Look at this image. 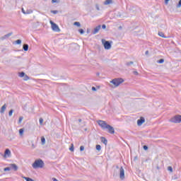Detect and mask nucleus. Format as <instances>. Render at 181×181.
Returning <instances> with one entry per match:
<instances>
[{"label":"nucleus","instance_id":"nucleus-1","mask_svg":"<svg viewBox=\"0 0 181 181\" xmlns=\"http://www.w3.org/2000/svg\"><path fill=\"white\" fill-rule=\"evenodd\" d=\"M97 123L98 124L99 127L102 128V129H107V132L109 134H115V129L112 127V126L107 124L105 121L98 120Z\"/></svg>","mask_w":181,"mask_h":181},{"label":"nucleus","instance_id":"nucleus-2","mask_svg":"<svg viewBox=\"0 0 181 181\" xmlns=\"http://www.w3.org/2000/svg\"><path fill=\"white\" fill-rule=\"evenodd\" d=\"M32 166L34 169H38V168L42 169V168L45 166V162H43L42 159H37L35 160Z\"/></svg>","mask_w":181,"mask_h":181},{"label":"nucleus","instance_id":"nucleus-3","mask_svg":"<svg viewBox=\"0 0 181 181\" xmlns=\"http://www.w3.org/2000/svg\"><path fill=\"white\" fill-rule=\"evenodd\" d=\"M110 83H112V84H114V86H115V87H118V86H119V84L124 83V79L121 78H115L112 79Z\"/></svg>","mask_w":181,"mask_h":181},{"label":"nucleus","instance_id":"nucleus-4","mask_svg":"<svg viewBox=\"0 0 181 181\" xmlns=\"http://www.w3.org/2000/svg\"><path fill=\"white\" fill-rule=\"evenodd\" d=\"M170 121H171V122H173L174 124H180L181 115H177L174 116L173 118H171Z\"/></svg>","mask_w":181,"mask_h":181},{"label":"nucleus","instance_id":"nucleus-5","mask_svg":"<svg viewBox=\"0 0 181 181\" xmlns=\"http://www.w3.org/2000/svg\"><path fill=\"white\" fill-rule=\"evenodd\" d=\"M51 28L54 32H60V28H59V25L57 24L54 23L52 21H49Z\"/></svg>","mask_w":181,"mask_h":181},{"label":"nucleus","instance_id":"nucleus-6","mask_svg":"<svg viewBox=\"0 0 181 181\" xmlns=\"http://www.w3.org/2000/svg\"><path fill=\"white\" fill-rule=\"evenodd\" d=\"M119 177L122 180L125 179V170H124L123 167L120 168L119 169Z\"/></svg>","mask_w":181,"mask_h":181},{"label":"nucleus","instance_id":"nucleus-7","mask_svg":"<svg viewBox=\"0 0 181 181\" xmlns=\"http://www.w3.org/2000/svg\"><path fill=\"white\" fill-rule=\"evenodd\" d=\"M11 156H12L11 150H9V148H6L4 151V158H5V159H6V158H11Z\"/></svg>","mask_w":181,"mask_h":181},{"label":"nucleus","instance_id":"nucleus-8","mask_svg":"<svg viewBox=\"0 0 181 181\" xmlns=\"http://www.w3.org/2000/svg\"><path fill=\"white\" fill-rule=\"evenodd\" d=\"M144 122H145V118L141 117L140 119H139L137 120V125L139 127H141V125H142V124H144Z\"/></svg>","mask_w":181,"mask_h":181},{"label":"nucleus","instance_id":"nucleus-9","mask_svg":"<svg viewBox=\"0 0 181 181\" xmlns=\"http://www.w3.org/2000/svg\"><path fill=\"white\" fill-rule=\"evenodd\" d=\"M100 29H101L100 25L96 26L93 31V35H97V33L100 32Z\"/></svg>","mask_w":181,"mask_h":181},{"label":"nucleus","instance_id":"nucleus-10","mask_svg":"<svg viewBox=\"0 0 181 181\" xmlns=\"http://www.w3.org/2000/svg\"><path fill=\"white\" fill-rule=\"evenodd\" d=\"M102 43H103V46H111V42H110L109 41H107L104 39L102 40Z\"/></svg>","mask_w":181,"mask_h":181},{"label":"nucleus","instance_id":"nucleus-11","mask_svg":"<svg viewBox=\"0 0 181 181\" xmlns=\"http://www.w3.org/2000/svg\"><path fill=\"white\" fill-rule=\"evenodd\" d=\"M100 139H101V142H102L103 144H104V145H107V144H108V140H107V139H106L105 137L102 136V137L100 138Z\"/></svg>","mask_w":181,"mask_h":181},{"label":"nucleus","instance_id":"nucleus-12","mask_svg":"<svg viewBox=\"0 0 181 181\" xmlns=\"http://www.w3.org/2000/svg\"><path fill=\"white\" fill-rule=\"evenodd\" d=\"M5 110H6V104H4L0 110V112L1 114H4V112H5Z\"/></svg>","mask_w":181,"mask_h":181},{"label":"nucleus","instance_id":"nucleus-13","mask_svg":"<svg viewBox=\"0 0 181 181\" xmlns=\"http://www.w3.org/2000/svg\"><path fill=\"white\" fill-rule=\"evenodd\" d=\"M11 166L13 170H15L16 172L18 170V165H16V164H11Z\"/></svg>","mask_w":181,"mask_h":181},{"label":"nucleus","instance_id":"nucleus-14","mask_svg":"<svg viewBox=\"0 0 181 181\" xmlns=\"http://www.w3.org/2000/svg\"><path fill=\"white\" fill-rule=\"evenodd\" d=\"M111 4H112V0H106L104 2V5H110Z\"/></svg>","mask_w":181,"mask_h":181},{"label":"nucleus","instance_id":"nucleus-15","mask_svg":"<svg viewBox=\"0 0 181 181\" xmlns=\"http://www.w3.org/2000/svg\"><path fill=\"white\" fill-rule=\"evenodd\" d=\"M41 143L42 145H45V144H46V139L45 138V136L41 137Z\"/></svg>","mask_w":181,"mask_h":181},{"label":"nucleus","instance_id":"nucleus-16","mask_svg":"<svg viewBox=\"0 0 181 181\" xmlns=\"http://www.w3.org/2000/svg\"><path fill=\"white\" fill-rule=\"evenodd\" d=\"M13 45H22V40H17L14 42Z\"/></svg>","mask_w":181,"mask_h":181},{"label":"nucleus","instance_id":"nucleus-17","mask_svg":"<svg viewBox=\"0 0 181 181\" xmlns=\"http://www.w3.org/2000/svg\"><path fill=\"white\" fill-rule=\"evenodd\" d=\"M158 35H159L160 37H164V38L166 37L165 36V33H163V32H158Z\"/></svg>","mask_w":181,"mask_h":181},{"label":"nucleus","instance_id":"nucleus-18","mask_svg":"<svg viewBox=\"0 0 181 181\" xmlns=\"http://www.w3.org/2000/svg\"><path fill=\"white\" fill-rule=\"evenodd\" d=\"M157 63H158L159 64H162L163 63H165V59H160V60L157 61Z\"/></svg>","mask_w":181,"mask_h":181},{"label":"nucleus","instance_id":"nucleus-19","mask_svg":"<svg viewBox=\"0 0 181 181\" xmlns=\"http://www.w3.org/2000/svg\"><path fill=\"white\" fill-rule=\"evenodd\" d=\"M22 12L24 13V15H26V13H32V11H28L27 12H25V10L22 8Z\"/></svg>","mask_w":181,"mask_h":181},{"label":"nucleus","instance_id":"nucleus-20","mask_svg":"<svg viewBox=\"0 0 181 181\" xmlns=\"http://www.w3.org/2000/svg\"><path fill=\"white\" fill-rule=\"evenodd\" d=\"M23 49L25 52H28L29 50V46H23Z\"/></svg>","mask_w":181,"mask_h":181},{"label":"nucleus","instance_id":"nucleus-21","mask_svg":"<svg viewBox=\"0 0 181 181\" xmlns=\"http://www.w3.org/2000/svg\"><path fill=\"white\" fill-rule=\"evenodd\" d=\"M131 64H134V62L131 61L129 62L126 63V66H127V67H129V66H131Z\"/></svg>","mask_w":181,"mask_h":181},{"label":"nucleus","instance_id":"nucleus-22","mask_svg":"<svg viewBox=\"0 0 181 181\" xmlns=\"http://www.w3.org/2000/svg\"><path fill=\"white\" fill-rule=\"evenodd\" d=\"M74 25L75 26H78V28H80V26H81V25L80 24V22H75V23H74Z\"/></svg>","mask_w":181,"mask_h":181},{"label":"nucleus","instance_id":"nucleus-23","mask_svg":"<svg viewBox=\"0 0 181 181\" xmlns=\"http://www.w3.org/2000/svg\"><path fill=\"white\" fill-rule=\"evenodd\" d=\"M23 132H25V130L23 129H19V134L20 135H23Z\"/></svg>","mask_w":181,"mask_h":181},{"label":"nucleus","instance_id":"nucleus-24","mask_svg":"<svg viewBox=\"0 0 181 181\" xmlns=\"http://www.w3.org/2000/svg\"><path fill=\"white\" fill-rule=\"evenodd\" d=\"M96 150L101 151V146L100 144L96 145Z\"/></svg>","mask_w":181,"mask_h":181},{"label":"nucleus","instance_id":"nucleus-25","mask_svg":"<svg viewBox=\"0 0 181 181\" xmlns=\"http://www.w3.org/2000/svg\"><path fill=\"white\" fill-rule=\"evenodd\" d=\"M69 151H71V152L74 151V146L73 144H71V146L69 148Z\"/></svg>","mask_w":181,"mask_h":181},{"label":"nucleus","instance_id":"nucleus-26","mask_svg":"<svg viewBox=\"0 0 181 181\" xmlns=\"http://www.w3.org/2000/svg\"><path fill=\"white\" fill-rule=\"evenodd\" d=\"M24 76H25V72H21V73H19V77H24Z\"/></svg>","mask_w":181,"mask_h":181},{"label":"nucleus","instance_id":"nucleus-27","mask_svg":"<svg viewBox=\"0 0 181 181\" xmlns=\"http://www.w3.org/2000/svg\"><path fill=\"white\" fill-rule=\"evenodd\" d=\"M23 80H25V81H28V80H29V76H28V75H25Z\"/></svg>","mask_w":181,"mask_h":181},{"label":"nucleus","instance_id":"nucleus-28","mask_svg":"<svg viewBox=\"0 0 181 181\" xmlns=\"http://www.w3.org/2000/svg\"><path fill=\"white\" fill-rule=\"evenodd\" d=\"M12 114H13V110H11L8 112L9 117H12Z\"/></svg>","mask_w":181,"mask_h":181},{"label":"nucleus","instance_id":"nucleus-29","mask_svg":"<svg viewBox=\"0 0 181 181\" xmlns=\"http://www.w3.org/2000/svg\"><path fill=\"white\" fill-rule=\"evenodd\" d=\"M39 121H40V125H42V124H43V118L40 117Z\"/></svg>","mask_w":181,"mask_h":181},{"label":"nucleus","instance_id":"nucleus-30","mask_svg":"<svg viewBox=\"0 0 181 181\" xmlns=\"http://www.w3.org/2000/svg\"><path fill=\"white\" fill-rule=\"evenodd\" d=\"M4 172H8V171L11 170V168H9V167L5 168L4 169Z\"/></svg>","mask_w":181,"mask_h":181},{"label":"nucleus","instance_id":"nucleus-31","mask_svg":"<svg viewBox=\"0 0 181 181\" xmlns=\"http://www.w3.org/2000/svg\"><path fill=\"white\" fill-rule=\"evenodd\" d=\"M23 119V117H20L18 119V123L21 124V122H22Z\"/></svg>","mask_w":181,"mask_h":181},{"label":"nucleus","instance_id":"nucleus-32","mask_svg":"<svg viewBox=\"0 0 181 181\" xmlns=\"http://www.w3.org/2000/svg\"><path fill=\"white\" fill-rule=\"evenodd\" d=\"M105 50H110L111 49V46H104Z\"/></svg>","mask_w":181,"mask_h":181},{"label":"nucleus","instance_id":"nucleus-33","mask_svg":"<svg viewBox=\"0 0 181 181\" xmlns=\"http://www.w3.org/2000/svg\"><path fill=\"white\" fill-rule=\"evenodd\" d=\"M78 32H79V33H81V35H83V33H84V30H83V29H79V30H78Z\"/></svg>","mask_w":181,"mask_h":181},{"label":"nucleus","instance_id":"nucleus-34","mask_svg":"<svg viewBox=\"0 0 181 181\" xmlns=\"http://www.w3.org/2000/svg\"><path fill=\"white\" fill-rule=\"evenodd\" d=\"M168 170L170 171V172H173V168L170 166H168Z\"/></svg>","mask_w":181,"mask_h":181},{"label":"nucleus","instance_id":"nucleus-35","mask_svg":"<svg viewBox=\"0 0 181 181\" xmlns=\"http://www.w3.org/2000/svg\"><path fill=\"white\" fill-rule=\"evenodd\" d=\"M80 151H81V152H83V151H84V146H80Z\"/></svg>","mask_w":181,"mask_h":181},{"label":"nucleus","instance_id":"nucleus-36","mask_svg":"<svg viewBox=\"0 0 181 181\" xmlns=\"http://www.w3.org/2000/svg\"><path fill=\"white\" fill-rule=\"evenodd\" d=\"M143 148L144 149V151H148V146L144 145V146H143Z\"/></svg>","mask_w":181,"mask_h":181},{"label":"nucleus","instance_id":"nucleus-37","mask_svg":"<svg viewBox=\"0 0 181 181\" xmlns=\"http://www.w3.org/2000/svg\"><path fill=\"white\" fill-rule=\"evenodd\" d=\"M180 6H181V0L179 1L178 4L177 5V8H180Z\"/></svg>","mask_w":181,"mask_h":181},{"label":"nucleus","instance_id":"nucleus-38","mask_svg":"<svg viewBox=\"0 0 181 181\" xmlns=\"http://www.w3.org/2000/svg\"><path fill=\"white\" fill-rule=\"evenodd\" d=\"M59 11H51L52 13H54V15H56V13H58Z\"/></svg>","mask_w":181,"mask_h":181},{"label":"nucleus","instance_id":"nucleus-39","mask_svg":"<svg viewBox=\"0 0 181 181\" xmlns=\"http://www.w3.org/2000/svg\"><path fill=\"white\" fill-rule=\"evenodd\" d=\"M133 74H134L135 76H138V74H139L138 73V71H133Z\"/></svg>","mask_w":181,"mask_h":181},{"label":"nucleus","instance_id":"nucleus-40","mask_svg":"<svg viewBox=\"0 0 181 181\" xmlns=\"http://www.w3.org/2000/svg\"><path fill=\"white\" fill-rule=\"evenodd\" d=\"M92 91H97V88L93 86Z\"/></svg>","mask_w":181,"mask_h":181},{"label":"nucleus","instance_id":"nucleus-41","mask_svg":"<svg viewBox=\"0 0 181 181\" xmlns=\"http://www.w3.org/2000/svg\"><path fill=\"white\" fill-rule=\"evenodd\" d=\"M145 54L146 56H149V51H146Z\"/></svg>","mask_w":181,"mask_h":181},{"label":"nucleus","instance_id":"nucleus-42","mask_svg":"<svg viewBox=\"0 0 181 181\" xmlns=\"http://www.w3.org/2000/svg\"><path fill=\"white\" fill-rule=\"evenodd\" d=\"M32 148L33 149H35V148H36V146H35V144H32Z\"/></svg>","mask_w":181,"mask_h":181},{"label":"nucleus","instance_id":"nucleus-43","mask_svg":"<svg viewBox=\"0 0 181 181\" xmlns=\"http://www.w3.org/2000/svg\"><path fill=\"white\" fill-rule=\"evenodd\" d=\"M102 28H103V29H105V28H107V26H106L105 24H103V25H102Z\"/></svg>","mask_w":181,"mask_h":181},{"label":"nucleus","instance_id":"nucleus-44","mask_svg":"<svg viewBox=\"0 0 181 181\" xmlns=\"http://www.w3.org/2000/svg\"><path fill=\"white\" fill-rule=\"evenodd\" d=\"M11 35H12V33L8 34L6 35H5L6 37H9V36H11Z\"/></svg>","mask_w":181,"mask_h":181},{"label":"nucleus","instance_id":"nucleus-45","mask_svg":"<svg viewBox=\"0 0 181 181\" xmlns=\"http://www.w3.org/2000/svg\"><path fill=\"white\" fill-rule=\"evenodd\" d=\"M52 4L57 2V0H52Z\"/></svg>","mask_w":181,"mask_h":181},{"label":"nucleus","instance_id":"nucleus-46","mask_svg":"<svg viewBox=\"0 0 181 181\" xmlns=\"http://www.w3.org/2000/svg\"><path fill=\"white\" fill-rule=\"evenodd\" d=\"M52 180H53V181H59V180L56 179L55 177H53V178H52Z\"/></svg>","mask_w":181,"mask_h":181},{"label":"nucleus","instance_id":"nucleus-47","mask_svg":"<svg viewBox=\"0 0 181 181\" xmlns=\"http://www.w3.org/2000/svg\"><path fill=\"white\" fill-rule=\"evenodd\" d=\"M169 1H170V0H165V3L166 4H168V2H169Z\"/></svg>","mask_w":181,"mask_h":181},{"label":"nucleus","instance_id":"nucleus-48","mask_svg":"<svg viewBox=\"0 0 181 181\" xmlns=\"http://www.w3.org/2000/svg\"><path fill=\"white\" fill-rule=\"evenodd\" d=\"M78 122H81L83 120L81 119H78Z\"/></svg>","mask_w":181,"mask_h":181},{"label":"nucleus","instance_id":"nucleus-49","mask_svg":"<svg viewBox=\"0 0 181 181\" xmlns=\"http://www.w3.org/2000/svg\"><path fill=\"white\" fill-rule=\"evenodd\" d=\"M98 49H99V50H100V49H101V47H99Z\"/></svg>","mask_w":181,"mask_h":181},{"label":"nucleus","instance_id":"nucleus-50","mask_svg":"<svg viewBox=\"0 0 181 181\" xmlns=\"http://www.w3.org/2000/svg\"><path fill=\"white\" fill-rule=\"evenodd\" d=\"M23 46H28V45H23Z\"/></svg>","mask_w":181,"mask_h":181}]
</instances>
